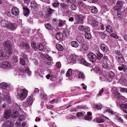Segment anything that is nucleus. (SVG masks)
<instances>
[{
	"label": "nucleus",
	"mask_w": 127,
	"mask_h": 127,
	"mask_svg": "<svg viewBox=\"0 0 127 127\" xmlns=\"http://www.w3.org/2000/svg\"><path fill=\"white\" fill-rule=\"evenodd\" d=\"M80 56L75 54H72L68 59L67 60V62L69 63H75L77 61V63L81 62V63L84 65L88 66L90 65V63L87 62L84 59L80 58Z\"/></svg>",
	"instance_id": "nucleus-1"
},
{
	"label": "nucleus",
	"mask_w": 127,
	"mask_h": 127,
	"mask_svg": "<svg viewBox=\"0 0 127 127\" xmlns=\"http://www.w3.org/2000/svg\"><path fill=\"white\" fill-rule=\"evenodd\" d=\"M18 95H19L21 100L25 98L27 95L28 91L26 89H18L17 90Z\"/></svg>",
	"instance_id": "nucleus-2"
},
{
	"label": "nucleus",
	"mask_w": 127,
	"mask_h": 127,
	"mask_svg": "<svg viewBox=\"0 0 127 127\" xmlns=\"http://www.w3.org/2000/svg\"><path fill=\"white\" fill-rule=\"evenodd\" d=\"M88 58L89 60L91 62L94 63L96 60V56L94 53L90 52L87 55Z\"/></svg>",
	"instance_id": "nucleus-3"
},
{
	"label": "nucleus",
	"mask_w": 127,
	"mask_h": 127,
	"mask_svg": "<svg viewBox=\"0 0 127 127\" xmlns=\"http://www.w3.org/2000/svg\"><path fill=\"white\" fill-rule=\"evenodd\" d=\"M124 3V2L122 1H118L116 3V5L113 7L114 9L117 11L120 10L123 7Z\"/></svg>",
	"instance_id": "nucleus-4"
},
{
	"label": "nucleus",
	"mask_w": 127,
	"mask_h": 127,
	"mask_svg": "<svg viewBox=\"0 0 127 127\" xmlns=\"http://www.w3.org/2000/svg\"><path fill=\"white\" fill-rule=\"evenodd\" d=\"M84 16L81 14L77 15L76 16L75 19L76 24H81L83 23Z\"/></svg>",
	"instance_id": "nucleus-5"
},
{
	"label": "nucleus",
	"mask_w": 127,
	"mask_h": 127,
	"mask_svg": "<svg viewBox=\"0 0 127 127\" xmlns=\"http://www.w3.org/2000/svg\"><path fill=\"white\" fill-rule=\"evenodd\" d=\"M78 30L81 32H89L90 31V28L88 26L80 25L78 28Z\"/></svg>",
	"instance_id": "nucleus-6"
},
{
	"label": "nucleus",
	"mask_w": 127,
	"mask_h": 127,
	"mask_svg": "<svg viewBox=\"0 0 127 127\" xmlns=\"http://www.w3.org/2000/svg\"><path fill=\"white\" fill-rule=\"evenodd\" d=\"M11 14L17 16L19 14L20 11L19 9L16 7H13L11 10Z\"/></svg>",
	"instance_id": "nucleus-7"
},
{
	"label": "nucleus",
	"mask_w": 127,
	"mask_h": 127,
	"mask_svg": "<svg viewBox=\"0 0 127 127\" xmlns=\"http://www.w3.org/2000/svg\"><path fill=\"white\" fill-rule=\"evenodd\" d=\"M100 48L101 50L105 53L107 52L109 50L108 47L104 44H100Z\"/></svg>",
	"instance_id": "nucleus-8"
},
{
	"label": "nucleus",
	"mask_w": 127,
	"mask_h": 127,
	"mask_svg": "<svg viewBox=\"0 0 127 127\" xmlns=\"http://www.w3.org/2000/svg\"><path fill=\"white\" fill-rule=\"evenodd\" d=\"M20 46L22 48L27 50H29L30 47V46L28 43L22 42L21 43Z\"/></svg>",
	"instance_id": "nucleus-9"
},
{
	"label": "nucleus",
	"mask_w": 127,
	"mask_h": 127,
	"mask_svg": "<svg viewBox=\"0 0 127 127\" xmlns=\"http://www.w3.org/2000/svg\"><path fill=\"white\" fill-rule=\"evenodd\" d=\"M16 28V25L15 24L9 22L7 28L11 30H15Z\"/></svg>",
	"instance_id": "nucleus-10"
},
{
	"label": "nucleus",
	"mask_w": 127,
	"mask_h": 127,
	"mask_svg": "<svg viewBox=\"0 0 127 127\" xmlns=\"http://www.w3.org/2000/svg\"><path fill=\"white\" fill-rule=\"evenodd\" d=\"M11 66L10 63L8 62H2L1 64V67L6 69L8 68Z\"/></svg>",
	"instance_id": "nucleus-11"
},
{
	"label": "nucleus",
	"mask_w": 127,
	"mask_h": 127,
	"mask_svg": "<svg viewBox=\"0 0 127 127\" xmlns=\"http://www.w3.org/2000/svg\"><path fill=\"white\" fill-rule=\"evenodd\" d=\"M11 115V112L10 110H6L4 112V117L6 119L10 118Z\"/></svg>",
	"instance_id": "nucleus-12"
},
{
	"label": "nucleus",
	"mask_w": 127,
	"mask_h": 127,
	"mask_svg": "<svg viewBox=\"0 0 127 127\" xmlns=\"http://www.w3.org/2000/svg\"><path fill=\"white\" fill-rule=\"evenodd\" d=\"M3 45V46L5 47L6 48H9V49L10 48V50L12 49V46L11 45V42L9 40L7 41L4 42Z\"/></svg>",
	"instance_id": "nucleus-13"
},
{
	"label": "nucleus",
	"mask_w": 127,
	"mask_h": 127,
	"mask_svg": "<svg viewBox=\"0 0 127 127\" xmlns=\"http://www.w3.org/2000/svg\"><path fill=\"white\" fill-rule=\"evenodd\" d=\"M88 8L92 13H96L98 12V9L95 6H89Z\"/></svg>",
	"instance_id": "nucleus-14"
},
{
	"label": "nucleus",
	"mask_w": 127,
	"mask_h": 127,
	"mask_svg": "<svg viewBox=\"0 0 127 127\" xmlns=\"http://www.w3.org/2000/svg\"><path fill=\"white\" fill-rule=\"evenodd\" d=\"M56 38L58 40H62L63 38V34L61 32H58L56 34Z\"/></svg>",
	"instance_id": "nucleus-15"
},
{
	"label": "nucleus",
	"mask_w": 127,
	"mask_h": 127,
	"mask_svg": "<svg viewBox=\"0 0 127 127\" xmlns=\"http://www.w3.org/2000/svg\"><path fill=\"white\" fill-rule=\"evenodd\" d=\"M23 14L26 17L29 15L30 11L29 9L26 7H23Z\"/></svg>",
	"instance_id": "nucleus-16"
},
{
	"label": "nucleus",
	"mask_w": 127,
	"mask_h": 127,
	"mask_svg": "<svg viewBox=\"0 0 127 127\" xmlns=\"http://www.w3.org/2000/svg\"><path fill=\"white\" fill-rule=\"evenodd\" d=\"M117 13V15L118 17L121 18H123L125 16L124 12L123 11H121L120 10L118 11Z\"/></svg>",
	"instance_id": "nucleus-17"
},
{
	"label": "nucleus",
	"mask_w": 127,
	"mask_h": 127,
	"mask_svg": "<svg viewBox=\"0 0 127 127\" xmlns=\"http://www.w3.org/2000/svg\"><path fill=\"white\" fill-rule=\"evenodd\" d=\"M48 7V8H47V11L48 12L47 16L48 17H49L54 12L55 10L52 9L50 7Z\"/></svg>",
	"instance_id": "nucleus-18"
},
{
	"label": "nucleus",
	"mask_w": 127,
	"mask_h": 127,
	"mask_svg": "<svg viewBox=\"0 0 127 127\" xmlns=\"http://www.w3.org/2000/svg\"><path fill=\"white\" fill-rule=\"evenodd\" d=\"M117 61L119 63H123L125 62V60L123 55L116 58Z\"/></svg>",
	"instance_id": "nucleus-19"
},
{
	"label": "nucleus",
	"mask_w": 127,
	"mask_h": 127,
	"mask_svg": "<svg viewBox=\"0 0 127 127\" xmlns=\"http://www.w3.org/2000/svg\"><path fill=\"white\" fill-rule=\"evenodd\" d=\"M3 98L8 102H11V98L10 95L9 94H7L4 95Z\"/></svg>",
	"instance_id": "nucleus-20"
},
{
	"label": "nucleus",
	"mask_w": 127,
	"mask_h": 127,
	"mask_svg": "<svg viewBox=\"0 0 127 127\" xmlns=\"http://www.w3.org/2000/svg\"><path fill=\"white\" fill-rule=\"evenodd\" d=\"M27 102L29 104H31L33 103V100L32 96H31L28 97L27 99Z\"/></svg>",
	"instance_id": "nucleus-21"
},
{
	"label": "nucleus",
	"mask_w": 127,
	"mask_h": 127,
	"mask_svg": "<svg viewBox=\"0 0 127 127\" xmlns=\"http://www.w3.org/2000/svg\"><path fill=\"white\" fill-rule=\"evenodd\" d=\"M9 22L6 20H3L1 21V23L2 26L5 27L6 28Z\"/></svg>",
	"instance_id": "nucleus-22"
},
{
	"label": "nucleus",
	"mask_w": 127,
	"mask_h": 127,
	"mask_svg": "<svg viewBox=\"0 0 127 127\" xmlns=\"http://www.w3.org/2000/svg\"><path fill=\"white\" fill-rule=\"evenodd\" d=\"M56 48L59 51H62L64 49L63 46L59 44H57L56 45Z\"/></svg>",
	"instance_id": "nucleus-23"
},
{
	"label": "nucleus",
	"mask_w": 127,
	"mask_h": 127,
	"mask_svg": "<svg viewBox=\"0 0 127 127\" xmlns=\"http://www.w3.org/2000/svg\"><path fill=\"white\" fill-rule=\"evenodd\" d=\"M71 44L72 46L75 48L78 47L79 45L78 43L76 41H73L71 42Z\"/></svg>",
	"instance_id": "nucleus-24"
},
{
	"label": "nucleus",
	"mask_w": 127,
	"mask_h": 127,
	"mask_svg": "<svg viewBox=\"0 0 127 127\" xmlns=\"http://www.w3.org/2000/svg\"><path fill=\"white\" fill-rule=\"evenodd\" d=\"M106 31L108 32L111 33L113 32V29L112 27L109 25H107L106 27Z\"/></svg>",
	"instance_id": "nucleus-25"
},
{
	"label": "nucleus",
	"mask_w": 127,
	"mask_h": 127,
	"mask_svg": "<svg viewBox=\"0 0 127 127\" xmlns=\"http://www.w3.org/2000/svg\"><path fill=\"white\" fill-rule=\"evenodd\" d=\"M13 124V123L11 121L6 122L5 127H12Z\"/></svg>",
	"instance_id": "nucleus-26"
},
{
	"label": "nucleus",
	"mask_w": 127,
	"mask_h": 127,
	"mask_svg": "<svg viewBox=\"0 0 127 127\" xmlns=\"http://www.w3.org/2000/svg\"><path fill=\"white\" fill-rule=\"evenodd\" d=\"M77 40L80 43H82L84 42V39L83 37L81 36H78L76 38Z\"/></svg>",
	"instance_id": "nucleus-27"
},
{
	"label": "nucleus",
	"mask_w": 127,
	"mask_h": 127,
	"mask_svg": "<svg viewBox=\"0 0 127 127\" xmlns=\"http://www.w3.org/2000/svg\"><path fill=\"white\" fill-rule=\"evenodd\" d=\"M30 5L32 8L34 9L36 8L37 6V4L36 2L34 1H32L31 2Z\"/></svg>",
	"instance_id": "nucleus-28"
},
{
	"label": "nucleus",
	"mask_w": 127,
	"mask_h": 127,
	"mask_svg": "<svg viewBox=\"0 0 127 127\" xmlns=\"http://www.w3.org/2000/svg\"><path fill=\"white\" fill-rule=\"evenodd\" d=\"M115 53L116 55V58L123 55L120 51L117 50L115 51Z\"/></svg>",
	"instance_id": "nucleus-29"
},
{
	"label": "nucleus",
	"mask_w": 127,
	"mask_h": 127,
	"mask_svg": "<svg viewBox=\"0 0 127 127\" xmlns=\"http://www.w3.org/2000/svg\"><path fill=\"white\" fill-rule=\"evenodd\" d=\"M66 21L65 20L63 21L61 20L60 21L59 24H58V26L60 27H61L65 24Z\"/></svg>",
	"instance_id": "nucleus-30"
},
{
	"label": "nucleus",
	"mask_w": 127,
	"mask_h": 127,
	"mask_svg": "<svg viewBox=\"0 0 127 127\" xmlns=\"http://www.w3.org/2000/svg\"><path fill=\"white\" fill-rule=\"evenodd\" d=\"M127 68V66L126 65L122 64V66L119 67L118 68L119 70L122 71L123 70L124 71Z\"/></svg>",
	"instance_id": "nucleus-31"
},
{
	"label": "nucleus",
	"mask_w": 127,
	"mask_h": 127,
	"mask_svg": "<svg viewBox=\"0 0 127 127\" xmlns=\"http://www.w3.org/2000/svg\"><path fill=\"white\" fill-rule=\"evenodd\" d=\"M85 37L86 38L88 39H90L92 37L91 34L90 33H89V32H85Z\"/></svg>",
	"instance_id": "nucleus-32"
},
{
	"label": "nucleus",
	"mask_w": 127,
	"mask_h": 127,
	"mask_svg": "<svg viewBox=\"0 0 127 127\" xmlns=\"http://www.w3.org/2000/svg\"><path fill=\"white\" fill-rule=\"evenodd\" d=\"M92 25L93 27H96L98 25V23L95 20H92L91 22Z\"/></svg>",
	"instance_id": "nucleus-33"
},
{
	"label": "nucleus",
	"mask_w": 127,
	"mask_h": 127,
	"mask_svg": "<svg viewBox=\"0 0 127 127\" xmlns=\"http://www.w3.org/2000/svg\"><path fill=\"white\" fill-rule=\"evenodd\" d=\"M89 49V46L86 44H84L82 46V49L84 51H86Z\"/></svg>",
	"instance_id": "nucleus-34"
},
{
	"label": "nucleus",
	"mask_w": 127,
	"mask_h": 127,
	"mask_svg": "<svg viewBox=\"0 0 127 127\" xmlns=\"http://www.w3.org/2000/svg\"><path fill=\"white\" fill-rule=\"evenodd\" d=\"M46 28L49 30H51L53 28L52 26L49 23H47L45 24Z\"/></svg>",
	"instance_id": "nucleus-35"
},
{
	"label": "nucleus",
	"mask_w": 127,
	"mask_h": 127,
	"mask_svg": "<svg viewBox=\"0 0 127 127\" xmlns=\"http://www.w3.org/2000/svg\"><path fill=\"white\" fill-rule=\"evenodd\" d=\"M0 85L1 88L4 89L6 88L8 86L7 84L4 82L0 84Z\"/></svg>",
	"instance_id": "nucleus-36"
},
{
	"label": "nucleus",
	"mask_w": 127,
	"mask_h": 127,
	"mask_svg": "<svg viewBox=\"0 0 127 127\" xmlns=\"http://www.w3.org/2000/svg\"><path fill=\"white\" fill-rule=\"evenodd\" d=\"M72 69L70 68L68 69L65 75L66 77H67L71 75L72 74Z\"/></svg>",
	"instance_id": "nucleus-37"
},
{
	"label": "nucleus",
	"mask_w": 127,
	"mask_h": 127,
	"mask_svg": "<svg viewBox=\"0 0 127 127\" xmlns=\"http://www.w3.org/2000/svg\"><path fill=\"white\" fill-rule=\"evenodd\" d=\"M78 77L79 78H81L82 79H84L85 78V75L82 72H79Z\"/></svg>",
	"instance_id": "nucleus-38"
},
{
	"label": "nucleus",
	"mask_w": 127,
	"mask_h": 127,
	"mask_svg": "<svg viewBox=\"0 0 127 127\" xmlns=\"http://www.w3.org/2000/svg\"><path fill=\"white\" fill-rule=\"evenodd\" d=\"M99 34L101 38L103 40L104 39L107 35L106 34L103 32H100Z\"/></svg>",
	"instance_id": "nucleus-39"
},
{
	"label": "nucleus",
	"mask_w": 127,
	"mask_h": 127,
	"mask_svg": "<svg viewBox=\"0 0 127 127\" xmlns=\"http://www.w3.org/2000/svg\"><path fill=\"white\" fill-rule=\"evenodd\" d=\"M37 47L39 50L42 51L44 48V46L42 44L40 43L37 45Z\"/></svg>",
	"instance_id": "nucleus-40"
},
{
	"label": "nucleus",
	"mask_w": 127,
	"mask_h": 127,
	"mask_svg": "<svg viewBox=\"0 0 127 127\" xmlns=\"http://www.w3.org/2000/svg\"><path fill=\"white\" fill-rule=\"evenodd\" d=\"M116 97L117 99H122L124 101H126L127 100V98L121 95H120L117 96Z\"/></svg>",
	"instance_id": "nucleus-41"
},
{
	"label": "nucleus",
	"mask_w": 127,
	"mask_h": 127,
	"mask_svg": "<svg viewBox=\"0 0 127 127\" xmlns=\"http://www.w3.org/2000/svg\"><path fill=\"white\" fill-rule=\"evenodd\" d=\"M105 120L101 117L97 118L96 120L97 122L98 123H102L104 122Z\"/></svg>",
	"instance_id": "nucleus-42"
},
{
	"label": "nucleus",
	"mask_w": 127,
	"mask_h": 127,
	"mask_svg": "<svg viewBox=\"0 0 127 127\" xmlns=\"http://www.w3.org/2000/svg\"><path fill=\"white\" fill-rule=\"evenodd\" d=\"M120 91L122 93H127V89L124 88L120 87Z\"/></svg>",
	"instance_id": "nucleus-43"
},
{
	"label": "nucleus",
	"mask_w": 127,
	"mask_h": 127,
	"mask_svg": "<svg viewBox=\"0 0 127 127\" xmlns=\"http://www.w3.org/2000/svg\"><path fill=\"white\" fill-rule=\"evenodd\" d=\"M120 107H121V109L123 111V109H127V104H122Z\"/></svg>",
	"instance_id": "nucleus-44"
},
{
	"label": "nucleus",
	"mask_w": 127,
	"mask_h": 127,
	"mask_svg": "<svg viewBox=\"0 0 127 127\" xmlns=\"http://www.w3.org/2000/svg\"><path fill=\"white\" fill-rule=\"evenodd\" d=\"M103 55L100 52H98L97 55L96 59L97 58L98 59L100 60L103 57Z\"/></svg>",
	"instance_id": "nucleus-45"
},
{
	"label": "nucleus",
	"mask_w": 127,
	"mask_h": 127,
	"mask_svg": "<svg viewBox=\"0 0 127 127\" xmlns=\"http://www.w3.org/2000/svg\"><path fill=\"white\" fill-rule=\"evenodd\" d=\"M31 45L32 47L35 50L37 49V48L35 42L33 41L31 43Z\"/></svg>",
	"instance_id": "nucleus-46"
},
{
	"label": "nucleus",
	"mask_w": 127,
	"mask_h": 127,
	"mask_svg": "<svg viewBox=\"0 0 127 127\" xmlns=\"http://www.w3.org/2000/svg\"><path fill=\"white\" fill-rule=\"evenodd\" d=\"M20 64L23 66L25 65L26 64V62L23 58L20 59Z\"/></svg>",
	"instance_id": "nucleus-47"
},
{
	"label": "nucleus",
	"mask_w": 127,
	"mask_h": 127,
	"mask_svg": "<svg viewBox=\"0 0 127 127\" xmlns=\"http://www.w3.org/2000/svg\"><path fill=\"white\" fill-rule=\"evenodd\" d=\"M108 64L107 62H102V67L104 68H108Z\"/></svg>",
	"instance_id": "nucleus-48"
},
{
	"label": "nucleus",
	"mask_w": 127,
	"mask_h": 127,
	"mask_svg": "<svg viewBox=\"0 0 127 127\" xmlns=\"http://www.w3.org/2000/svg\"><path fill=\"white\" fill-rule=\"evenodd\" d=\"M45 57L46 59L49 61H52L53 59L52 57L49 56L48 54H46L45 55Z\"/></svg>",
	"instance_id": "nucleus-49"
},
{
	"label": "nucleus",
	"mask_w": 127,
	"mask_h": 127,
	"mask_svg": "<svg viewBox=\"0 0 127 127\" xmlns=\"http://www.w3.org/2000/svg\"><path fill=\"white\" fill-rule=\"evenodd\" d=\"M108 59V57L104 55L103 58L102 62H107Z\"/></svg>",
	"instance_id": "nucleus-50"
},
{
	"label": "nucleus",
	"mask_w": 127,
	"mask_h": 127,
	"mask_svg": "<svg viewBox=\"0 0 127 127\" xmlns=\"http://www.w3.org/2000/svg\"><path fill=\"white\" fill-rule=\"evenodd\" d=\"M110 36L115 39H118L119 38V37L117 35L114 33H111L110 35Z\"/></svg>",
	"instance_id": "nucleus-51"
},
{
	"label": "nucleus",
	"mask_w": 127,
	"mask_h": 127,
	"mask_svg": "<svg viewBox=\"0 0 127 127\" xmlns=\"http://www.w3.org/2000/svg\"><path fill=\"white\" fill-rule=\"evenodd\" d=\"M108 75L110 77L112 78L115 76V73L112 71H110L108 73Z\"/></svg>",
	"instance_id": "nucleus-52"
},
{
	"label": "nucleus",
	"mask_w": 127,
	"mask_h": 127,
	"mask_svg": "<svg viewBox=\"0 0 127 127\" xmlns=\"http://www.w3.org/2000/svg\"><path fill=\"white\" fill-rule=\"evenodd\" d=\"M60 3L59 2L53 3L52 4V6L54 8H56L59 5Z\"/></svg>",
	"instance_id": "nucleus-53"
},
{
	"label": "nucleus",
	"mask_w": 127,
	"mask_h": 127,
	"mask_svg": "<svg viewBox=\"0 0 127 127\" xmlns=\"http://www.w3.org/2000/svg\"><path fill=\"white\" fill-rule=\"evenodd\" d=\"M114 94L115 95L114 97L117 98V97H116L117 96H119L121 95V94L116 91H114Z\"/></svg>",
	"instance_id": "nucleus-54"
},
{
	"label": "nucleus",
	"mask_w": 127,
	"mask_h": 127,
	"mask_svg": "<svg viewBox=\"0 0 127 127\" xmlns=\"http://www.w3.org/2000/svg\"><path fill=\"white\" fill-rule=\"evenodd\" d=\"M70 8L72 10H75L77 8V6L74 4H72L70 6Z\"/></svg>",
	"instance_id": "nucleus-55"
},
{
	"label": "nucleus",
	"mask_w": 127,
	"mask_h": 127,
	"mask_svg": "<svg viewBox=\"0 0 127 127\" xmlns=\"http://www.w3.org/2000/svg\"><path fill=\"white\" fill-rule=\"evenodd\" d=\"M18 115L16 113V112H15L12 113V117L14 119H15L18 117Z\"/></svg>",
	"instance_id": "nucleus-56"
},
{
	"label": "nucleus",
	"mask_w": 127,
	"mask_h": 127,
	"mask_svg": "<svg viewBox=\"0 0 127 127\" xmlns=\"http://www.w3.org/2000/svg\"><path fill=\"white\" fill-rule=\"evenodd\" d=\"M103 91L104 90L103 88H102L100 91L99 92L98 94L96 96L98 97L100 96H101L103 93Z\"/></svg>",
	"instance_id": "nucleus-57"
},
{
	"label": "nucleus",
	"mask_w": 127,
	"mask_h": 127,
	"mask_svg": "<svg viewBox=\"0 0 127 127\" xmlns=\"http://www.w3.org/2000/svg\"><path fill=\"white\" fill-rule=\"evenodd\" d=\"M56 67L58 68H60L61 66V64L60 62H58L56 63Z\"/></svg>",
	"instance_id": "nucleus-58"
},
{
	"label": "nucleus",
	"mask_w": 127,
	"mask_h": 127,
	"mask_svg": "<svg viewBox=\"0 0 127 127\" xmlns=\"http://www.w3.org/2000/svg\"><path fill=\"white\" fill-rule=\"evenodd\" d=\"M98 30H101L102 31L104 30L105 29V27L103 25H99L98 26Z\"/></svg>",
	"instance_id": "nucleus-59"
},
{
	"label": "nucleus",
	"mask_w": 127,
	"mask_h": 127,
	"mask_svg": "<svg viewBox=\"0 0 127 127\" xmlns=\"http://www.w3.org/2000/svg\"><path fill=\"white\" fill-rule=\"evenodd\" d=\"M84 119L86 120L90 121L92 118V117H89L86 115L84 117Z\"/></svg>",
	"instance_id": "nucleus-60"
},
{
	"label": "nucleus",
	"mask_w": 127,
	"mask_h": 127,
	"mask_svg": "<svg viewBox=\"0 0 127 127\" xmlns=\"http://www.w3.org/2000/svg\"><path fill=\"white\" fill-rule=\"evenodd\" d=\"M84 3L82 1H79L78 3V5L80 7H82L84 5Z\"/></svg>",
	"instance_id": "nucleus-61"
},
{
	"label": "nucleus",
	"mask_w": 127,
	"mask_h": 127,
	"mask_svg": "<svg viewBox=\"0 0 127 127\" xmlns=\"http://www.w3.org/2000/svg\"><path fill=\"white\" fill-rule=\"evenodd\" d=\"M18 57L16 56H14L13 58V61L14 62H16L18 61Z\"/></svg>",
	"instance_id": "nucleus-62"
},
{
	"label": "nucleus",
	"mask_w": 127,
	"mask_h": 127,
	"mask_svg": "<svg viewBox=\"0 0 127 127\" xmlns=\"http://www.w3.org/2000/svg\"><path fill=\"white\" fill-rule=\"evenodd\" d=\"M60 5L64 8H65L67 6V5L65 3H61Z\"/></svg>",
	"instance_id": "nucleus-63"
},
{
	"label": "nucleus",
	"mask_w": 127,
	"mask_h": 127,
	"mask_svg": "<svg viewBox=\"0 0 127 127\" xmlns=\"http://www.w3.org/2000/svg\"><path fill=\"white\" fill-rule=\"evenodd\" d=\"M95 107L98 109L100 110L101 109L102 105L100 104H98L96 105Z\"/></svg>",
	"instance_id": "nucleus-64"
}]
</instances>
